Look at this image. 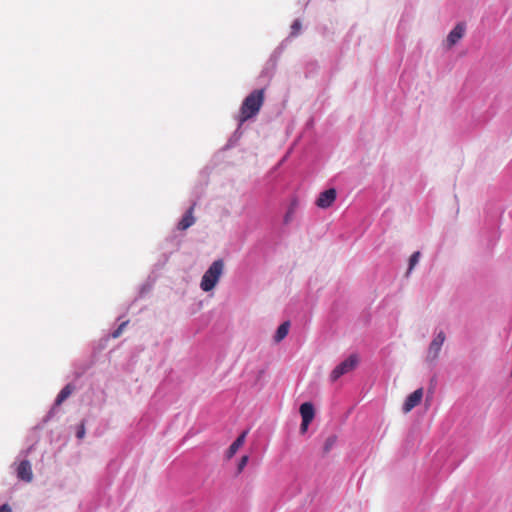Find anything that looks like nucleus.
<instances>
[{
  "label": "nucleus",
  "mask_w": 512,
  "mask_h": 512,
  "mask_svg": "<svg viewBox=\"0 0 512 512\" xmlns=\"http://www.w3.org/2000/svg\"><path fill=\"white\" fill-rule=\"evenodd\" d=\"M336 195L337 193L334 188L327 189L320 193L316 200V205L322 209L329 208L336 200Z\"/></svg>",
  "instance_id": "39448f33"
},
{
  "label": "nucleus",
  "mask_w": 512,
  "mask_h": 512,
  "mask_svg": "<svg viewBox=\"0 0 512 512\" xmlns=\"http://www.w3.org/2000/svg\"><path fill=\"white\" fill-rule=\"evenodd\" d=\"M445 339V333L443 331H440L437 334V336L431 341L427 354L429 360L434 361L435 359H437Z\"/></svg>",
  "instance_id": "20e7f679"
},
{
  "label": "nucleus",
  "mask_w": 512,
  "mask_h": 512,
  "mask_svg": "<svg viewBox=\"0 0 512 512\" xmlns=\"http://www.w3.org/2000/svg\"><path fill=\"white\" fill-rule=\"evenodd\" d=\"M84 435H85V426H84V424L82 423V424L79 426V428H78V431H77V433H76V436H77V438L82 439V438L84 437Z\"/></svg>",
  "instance_id": "f3484780"
},
{
  "label": "nucleus",
  "mask_w": 512,
  "mask_h": 512,
  "mask_svg": "<svg viewBox=\"0 0 512 512\" xmlns=\"http://www.w3.org/2000/svg\"><path fill=\"white\" fill-rule=\"evenodd\" d=\"M301 28V24L298 20H296L293 24H292V29L297 32L299 29Z\"/></svg>",
  "instance_id": "412c9836"
},
{
  "label": "nucleus",
  "mask_w": 512,
  "mask_h": 512,
  "mask_svg": "<svg viewBox=\"0 0 512 512\" xmlns=\"http://www.w3.org/2000/svg\"><path fill=\"white\" fill-rule=\"evenodd\" d=\"M359 363V358L357 355L352 354L347 359L338 364L331 372L330 379L331 381H337L344 374L349 373L354 370Z\"/></svg>",
  "instance_id": "7ed1b4c3"
},
{
  "label": "nucleus",
  "mask_w": 512,
  "mask_h": 512,
  "mask_svg": "<svg viewBox=\"0 0 512 512\" xmlns=\"http://www.w3.org/2000/svg\"><path fill=\"white\" fill-rule=\"evenodd\" d=\"M17 477L25 482H31L33 479V472L31 464L28 460H23L17 467Z\"/></svg>",
  "instance_id": "0eeeda50"
},
{
  "label": "nucleus",
  "mask_w": 512,
  "mask_h": 512,
  "mask_svg": "<svg viewBox=\"0 0 512 512\" xmlns=\"http://www.w3.org/2000/svg\"><path fill=\"white\" fill-rule=\"evenodd\" d=\"M224 262L222 259L215 260L204 273L200 287L203 291L209 292L215 288L223 274Z\"/></svg>",
  "instance_id": "f03ea898"
},
{
  "label": "nucleus",
  "mask_w": 512,
  "mask_h": 512,
  "mask_svg": "<svg viewBox=\"0 0 512 512\" xmlns=\"http://www.w3.org/2000/svg\"><path fill=\"white\" fill-rule=\"evenodd\" d=\"M74 387L71 384H67L57 395L55 405H61L73 392Z\"/></svg>",
  "instance_id": "ddd939ff"
},
{
  "label": "nucleus",
  "mask_w": 512,
  "mask_h": 512,
  "mask_svg": "<svg viewBox=\"0 0 512 512\" xmlns=\"http://www.w3.org/2000/svg\"><path fill=\"white\" fill-rule=\"evenodd\" d=\"M334 442H335V437H329L325 444V450L328 451L330 449V447L334 444Z\"/></svg>",
  "instance_id": "a211bd4d"
},
{
  "label": "nucleus",
  "mask_w": 512,
  "mask_h": 512,
  "mask_svg": "<svg viewBox=\"0 0 512 512\" xmlns=\"http://www.w3.org/2000/svg\"><path fill=\"white\" fill-rule=\"evenodd\" d=\"M247 434H248L247 431H243L237 437V439L230 445V447L228 448V450L226 452V457L228 459H231L237 453V451L243 446Z\"/></svg>",
  "instance_id": "9d476101"
},
{
  "label": "nucleus",
  "mask_w": 512,
  "mask_h": 512,
  "mask_svg": "<svg viewBox=\"0 0 512 512\" xmlns=\"http://www.w3.org/2000/svg\"><path fill=\"white\" fill-rule=\"evenodd\" d=\"M310 423H305L304 420H302V423H301V426H300V430L302 433H305L308 429V426H309Z\"/></svg>",
  "instance_id": "6ab92c4d"
},
{
  "label": "nucleus",
  "mask_w": 512,
  "mask_h": 512,
  "mask_svg": "<svg viewBox=\"0 0 512 512\" xmlns=\"http://www.w3.org/2000/svg\"><path fill=\"white\" fill-rule=\"evenodd\" d=\"M249 460V457L247 455H244L241 457L239 464H238V473L242 472L244 467L247 465Z\"/></svg>",
  "instance_id": "2eb2a0df"
},
{
  "label": "nucleus",
  "mask_w": 512,
  "mask_h": 512,
  "mask_svg": "<svg viewBox=\"0 0 512 512\" xmlns=\"http://www.w3.org/2000/svg\"><path fill=\"white\" fill-rule=\"evenodd\" d=\"M419 258H420V252H419V251L414 252V253L410 256L408 272H410V271L415 267V265H416V264L418 263V261H419Z\"/></svg>",
  "instance_id": "4468645a"
},
{
  "label": "nucleus",
  "mask_w": 512,
  "mask_h": 512,
  "mask_svg": "<svg viewBox=\"0 0 512 512\" xmlns=\"http://www.w3.org/2000/svg\"><path fill=\"white\" fill-rule=\"evenodd\" d=\"M127 322H123L119 325V327L112 333L113 338H118L122 334Z\"/></svg>",
  "instance_id": "dca6fc26"
},
{
  "label": "nucleus",
  "mask_w": 512,
  "mask_h": 512,
  "mask_svg": "<svg viewBox=\"0 0 512 512\" xmlns=\"http://www.w3.org/2000/svg\"><path fill=\"white\" fill-rule=\"evenodd\" d=\"M422 397H423V389L422 388H419V389L415 390L413 393H411L407 397V399L403 405L404 413L410 412L414 407L419 405L422 400Z\"/></svg>",
  "instance_id": "423d86ee"
},
{
  "label": "nucleus",
  "mask_w": 512,
  "mask_h": 512,
  "mask_svg": "<svg viewBox=\"0 0 512 512\" xmlns=\"http://www.w3.org/2000/svg\"><path fill=\"white\" fill-rule=\"evenodd\" d=\"M465 34V25L458 23L447 36V44L449 47L454 46Z\"/></svg>",
  "instance_id": "6e6552de"
},
{
  "label": "nucleus",
  "mask_w": 512,
  "mask_h": 512,
  "mask_svg": "<svg viewBox=\"0 0 512 512\" xmlns=\"http://www.w3.org/2000/svg\"><path fill=\"white\" fill-rule=\"evenodd\" d=\"M264 103V90H254L243 101L240 114L239 123L243 124L248 119L254 117L260 111Z\"/></svg>",
  "instance_id": "f257e3e1"
},
{
  "label": "nucleus",
  "mask_w": 512,
  "mask_h": 512,
  "mask_svg": "<svg viewBox=\"0 0 512 512\" xmlns=\"http://www.w3.org/2000/svg\"><path fill=\"white\" fill-rule=\"evenodd\" d=\"M195 204H193L183 215L182 219L178 223L179 230H186L195 223V217L193 216Z\"/></svg>",
  "instance_id": "1a4fd4ad"
},
{
  "label": "nucleus",
  "mask_w": 512,
  "mask_h": 512,
  "mask_svg": "<svg viewBox=\"0 0 512 512\" xmlns=\"http://www.w3.org/2000/svg\"><path fill=\"white\" fill-rule=\"evenodd\" d=\"M290 323L288 321L283 322L278 328L274 335V341L276 343L281 342L289 332Z\"/></svg>",
  "instance_id": "f8f14e48"
},
{
  "label": "nucleus",
  "mask_w": 512,
  "mask_h": 512,
  "mask_svg": "<svg viewBox=\"0 0 512 512\" xmlns=\"http://www.w3.org/2000/svg\"><path fill=\"white\" fill-rule=\"evenodd\" d=\"M299 411H300L302 420H304L305 423L312 422V420L315 416V410H314L312 403L305 402V403L301 404Z\"/></svg>",
  "instance_id": "9b49d317"
},
{
  "label": "nucleus",
  "mask_w": 512,
  "mask_h": 512,
  "mask_svg": "<svg viewBox=\"0 0 512 512\" xmlns=\"http://www.w3.org/2000/svg\"><path fill=\"white\" fill-rule=\"evenodd\" d=\"M0 512H12L11 511V508L8 504H3L1 507H0Z\"/></svg>",
  "instance_id": "aec40b11"
}]
</instances>
